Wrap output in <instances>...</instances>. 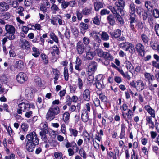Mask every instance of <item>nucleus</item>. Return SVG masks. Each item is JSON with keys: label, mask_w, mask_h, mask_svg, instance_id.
Instances as JSON below:
<instances>
[{"label": "nucleus", "mask_w": 159, "mask_h": 159, "mask_svg": "<svg viewBox=\"0 0 159 159\" xmlns=\"http://www.w3.org/2000/svg\"><path fill=\"white\" fill-rule=\"evenodd\" d=\"M71 146L72 147V148L73 149H74V148H75V153L79 151V147L77 146L76 143L74 141H72L71 143Z\"/></svg>", "instance_id": "54"}, {"label": "nucleus", "mask_w": 159, "mask_h": 159, "mask_svg": "<svg viewBox=\"0 0 159 159\" xmlns=\"http://www.w3.org/2000/svg\"><path fill=\"white\" fill-rule=\"evenodd\" d=\"M117 70L124 78H126L128 80H130V77L129 75L128 74V72H126L125 73L123 70L121 68L119 67L117 68Z\"/></svg>", "instance_id": "35"}, {"label": "nucleus", "mask_w": 159, "mask_h": 159, "mask_svg": "<svg viewBox=\"0 0 159 159\" xmlns=\"http://www.w3.org/2000/svg\"><path fill=\"white\" fill-rule=\"evenodd\" d=\"M101 37L102 39L105 41H107L109 39L108 35L105 32H102Z\"/></svg>", "instance_id": "56"}, {"label": "nucleus", "mask_w": 159, "mask_h": 159, "mask_svg": "<svg viewBox=\"0 0 159 159\" xmlns=\"http://www.w3.org/2000/svg\"><path fill=\"white\" fill-rule=\"evenodd\" d=\"M142 19L144 21H148V22L151 24L153 21V19L151 15L148 13L147 10H144L142 13Z\"/></svg>", "instance_id": "9"}, {"label": "nucleus", "mask_w": 159, "mask_h": 159, "mask_svg": "<svg viewBox=\"0 0 159 159\" xmlns=\"http://www.w3.org/2000/svg\"><path fill=\"white\" fill-rule=\"evenodd\" d=\"M41 57L42 59L43 63L45 64H47L48 63V59L47 55L43 53L41 55Z\"/></svg>", "instance_id": "43"}, {"label": "nucleus", "mask_w": 159, "mask_h": 159, "mask_svg": "<svg viewBox=\"0 0 159 159\" xmlns=\"http://www.w3.org/2000/svg\"><path fill=\"white\" fill-rule=\"evenodd\" d=\"M11 17V14L9 12H4L0 13V17L5 20L9 19Z\"/></svg>", "instance_id": "31"}, {"label": "nucleus", "mask_w": 159, "mask_h": 159, "mask_svg": "<svg viewBox=\"0 0 159 159\" xmlns=\"http://www.w3.org/2000/svg\"><path fill=\"white\" fill-rule=\"evenodd\" d=\"M69 130L70 133V136H73L75 137L77 136L78 132L75 128L73 129L72 128H69Z\"/></svg>", "instance_id": "34"}, {"label": "nucleus", "mask_w": 159, "mask_h": 159, "mask_svg": "<svg viewBox=\"0 0 159 159\" xmlns=\"http://www.w3.org/2000/svg\"><path fill=\"white\" fill-rule=\"evenodd\" d=\"M117 1L115 2V5L117 7L120 8V7H123L125 5V2L124 0H117Z\"/></svg>", "instance_id": "37"}, {"label": "nucleus", "mask_w": 159, "mask_h": 159, "mask_svg": "<svg viewBox=\"0 0 159 159\" xmlns=\"http://www.w3.org/2000/svg\"><path fill=\"white\" fill-rule=\"evenodd\" d=\"M26 74L22 72H20L16 76V79L17 81L20 83H23L27 80Z\"/></svg>", "instance_id": "11"}, {"label": "nucleus", "mask_w": 159, "mask_h": 159, "mask_svg": "<svg viewBox=\"0 0 159 159\" xmlns=\"http://www.w3.org/2000/svg\"><path fill=\"white\" fill-rule=\"evenodd\" d=\"M141 38L143 43L144 44H148L150 40L149 36L144 33L142 34L141 35Z\"/></svg>", "instance_id": "25"}, {"label": "nucleus", "mask_w": 159, "mask_h": 159, "mask_svg": "<svg viewBox=\"0 0 159 159\" xmlns=\"http://www.w3.org/2000/svg\"><path fill=\"white\" fill-rule=\"evenodd\" d=\"M136 12L139 16L141 15L142 13L144 11V10L140 6L136 7Z\"/></svg>", "instance_id": "52"}, {"label": "nucleus", "mask_w": 159, "mask_h": 159, "mask_svg": "<svg viewBox=\"0 0 159 159\" xmlns=\"http://www.w3.org/2000/svg\"><path fill=\"white\" fill-rule=\"evenodd\" d=\"M125 127L123 126H121V131L120 134L119 136V138L120 139H122L125 138Z\"/></svg>", "instance_id": "59"}, {"label": "nucleus", "mask_w": 159, "mask_h": 159, "mask_svg": "<svg viewBox=\"0 0 159 159\" xmlns=\"http://www.w3.org/2000/svg\"><path fill=\"white\" fill-rule=\"evenodd\" d=\"M135 49L138 54L142 57L145 55V51L144 50V46L141 43H139L135 46Z\"/></svg>", "instance_id": "10"}, {"label": "nucleus", "mask_w": 159, "mask_h": 159, "mask_svg": "<svg viewBox=\"0 0 159 159\" xmlns=\"http://www.w3.org/2000/svg\"><path fill=\"white\" fill-rule=\"evenodd\" d=\"M48 132V129L43 128L41 129V131L40 132L39 134L41 137L42 140L48 139L46 134Z\"/></svg>", "instance_id": "18"}, {"label": "nucleus", "mask_w": 159, "mask_h": 159, "mask_svg": "<svg viewBox=\"0 0 159 159\" xmlns=\"http://www.w3.org/2000/svg\"><path fill=\"white\" fill-rule=\"evenodd\" d=\"M64 34L65 37L68 39L70 37V30L67 27H66Z\"/></svg>", "instance_id": "57"}, {"label": "nucleus", "mask_w": 159, "mask_h": 159, "mask_svg": "<svg viewBox=\"0 0 159 159\" xmlns=\"http://www.w3.org/2000/svg\"><path fill=\"white\" fill-rule=\"evenodd\" d=\"M130 30L133 32L135 30V27L138 30H142L144 26L141 21H138L135 17V16H130L129 19Z\"/></svg>", "instance_id": "3"}, {"label": "nucleus", "mask_w": 159, "mask_h": 159, "mask_svg": "<svg viewBox=\"0 0 159 159\" xmlns=\"http://www.w3.org/2000/svg\"><path fill=\"white\" fill-rule=\"evenodd\" d=\"M60 102L59 100H55L52 102L54 105L52 106L49 109L46 115V118L47 120L51 121L54 119L56 116L60 112L59 107L54 105H58Z\"/></svg>", "instance_id": "2"}, {"label": "nucleus", "mask_w": 159, "mask_h": 159, "mask_svg": "<svg viewBox=\"0 0 159 159\" xmlns=\"http://www.w3.org/2000/svg\"><path fill=\"white\" fill-rule=\"evenodd\" d=\"M152 15L155 18H159V10L155 8L152 10Z\"/></svg>", "instance_id": "49"}, {"label": "nucleus", "mask_w": 159, "mask_h": 159, "mask_svg": "<svg viewBox=\"0 0 159 159\" xmlns=\"http://www.w3.org/2000/svg\"><path fill=\"white\" fill-rule=\"evenodd\" d=\"M9 8V6L7 3L3 2H0V11H6Z\"/></svg>", "instance_id": "19"}, {"label": "nucleus", "mask_w": 159, "mask_h": 159, "mask_svg": "<svg viewBox=\"0 0 159 159\" xmlns=\"http://www.w3.org/2000/svg\"><path fill=\"white\" fill-rule=\"evenodd\" d=\"M145 6L148 11L152 12L153 10V6L152 3L150 1L145 2Z\"/></svg>", "instance_id": "29"}, {"label": "nucleus", "mask_w": 159, "mask_h": 159, "mask_svg": "<svg viewBox=\"0 0 159 159\" xmlns=\"http://www.w3.org/2000/svg\"><path fill=\"white\" fill-rule=\"evenodd\" d=\"M52 72L55 76L54 78H59L60 76V72L57 69H53Z\"/></svg>", "instance_id": "55"}, {"label": "nucleus", "mask_w": 159, "mask_h": 159, "mask_svg": "<svg viewBox=\"0 0 159 159\" xmlns=\"http://www.w3.org/2000/svg\"><path fill=\"white\" fill-rule=\"evenodd\" d=\"M154 30L156 35L159 36V24H156L154 26Z\"/></svg>", "instance_id": "64"}, {"label": "nucleus", "mask_w": 159, "mask_h": 159, "mask_svg": "<svg viewBox=\"0 0 159 159\" xmlns=\"http://www.w3.org/2000/svg\"><path fill=\"white\" fill-rule=\"evenodd\" d=\"M33 3V0H25L24 5L26 7H29L31 6Z\"/></svg>", "instance_id": "61"}, {"label": "nucleus", "mask_w": 159, "mask_h": 159, "mask_svg": "<svg viewBox=\"0 0 159 159\" xmlns=\"http://www.w3.org/2000/svg\"><path fill=\"white\" fill-rule=\"evenodd\" d=\"M99 76V74L96 77V80L95 83L93 84V85L95 86L97 88L98 90L99 89V80H98V77Z\"/></svg>", "instance_id": "62"}, {"label": "nucleus", "mask_w": 159, "mask_h": 159, "mask_svg": "<svg viewBox=\"0 0 159 159\" xmlns=\"http://www.w3.org/2000/svg\"><path fill=\"white\" fill-rule=\"evenodd\" d=\"M83 12L82 11H81L80 10L77 9L76 11V14L78 20L81 21L84 15L83 14Z\"/></svg>", "instance_id": "38"}, {"label": "nucleus", "mask_w": 159, "mask_h": 159, "mask_svg": "<svg viewBox=\"0 0 159 159\" xmlns=\"http://www.w3.org/2000/svg\"><path fill=\"white\" fill-rule=\"evenodd\" d=\"M94 52L89 51L86 53V58L88 60H92L94 57L97 55L99 56V47L97 43H93Z\"/></svg>", "instance_id": "6"}, {"label": "nucleus", "mask_w": 159, "mask_h": 159, "mask_svg": "<svg viewBox=\"0 0 159 159\" xmlns=\"http://www.w3.org/2000/svg\"><path fill=\"white\" fill-rule=\"evenodd\" d=\"M145 78L147 80L149 83L151 81L154 80V76L153 75H151L150 73H146L144 74Z\"/></svg>", "instance_id": "36"}, {"label": "nucleus", "mask_w": 159, "mask_h": 159, "mask_svg": "<svg viewBox=\"0 0 159 159\" xmlns=\"http://www.w3.org/2000/svg\"><path fill=\"white\" fill-rule=\"evenodd\" d=\"M76 109V106L75 105H71L69 106V109L67 112L70 114L72 112L75 111Z\"/></svg>", "instance_id": "51"}, {"label": "nucleus", "mask_w": 159, "mask_h": 159, "mask_svg": "<svg viewBox=\"0 0 159 159\" xmlns=\"http://www.w3.org/2000/svg\"><path fill=\"white\" fill-rule=\"evenodd\" d=\"M50 38L53 40L56 43L58 44L59 43L58 38L53 32L51 31L50 32Z\"/></svg>", "instance_id": "32"}, {"label": "nucleus", "mask_w": 159, "mask_h": 159, "mask_svg": "<svg viewBox=\"0 0 159 159\" xmlns=\"http://www.w3.org/2000/svg\"><path fill=\"white\" fill-rule=\"evenodd\" d=\"M92 7L89 6L84 8L82 11L84 16H89L92 14Z\"/></svg>", "instance_id": "15"}, {"label": "nucleus", "mask_w": 159, "mask_h": 159, "mask_svg": "<svg viewBox=\"0 0 159 159\" xmlns=\"http://www.w3.org/2000/svg\"><path fill=\"white\" fill-rule=\"evenodd\" d=\"M79 150V153L84 159L87 158V155L83 148H81Z\"/></svg>", "instance_id": "44"}, {"label": "nucleus", "mask_w": 159, "mask_h": 159, "mask_svg": "<svg viewBox=\"0 0 159 159\" xmlns=\"http://www.w3.org/2000/svg\"><path fill=\"white\" fill-rule=\"evenodd\" d=\"M63 75L65 80L66 81H68L69 79V75L68 68L67 67H64Z\"/></svg>", "instance_id": "41"}, {"label": "nucleus", "mask_w": 159, "mask_h": 159, "mask_svg": "<svg viewBox=\"0 0 159 159\" xmlns=\"http://www.w3.org/2000/svg\"><path fill=\"white\" fill-rule=\"evenodd\" d=\"M80 32L84 35L86 30L88 29L89 26L86 23H84L83 22H81L80 24Z\"/></svg>", "instance_id": "20"}, {"label": "nucleus", "mask_w": 159, "mask_h": 159, "mask_svg": "<svg viewBox=\"0 0 159 159\" xmlns=\"http://www.w3.org/2000/svg\"><path fill=\"white\" fill-rule=\"evenodd\" d=\"M70 113L67 111L65 112L62 115V120L66 124H68L70 118Z\"/></svg>", "instance_id": "24"}, {"label": "nucleus", "mask_w": 159, "mask_h": 159, "mask_svg": "<svg viewBox=\"0 0 159 159\" xmlns=\"http://www.w3.org/2000/svg\"><path fill=\"white\" fill-rule=\"evenodd\" d=\"M97 63L94 62H91L89 63L87 66V71L88 73L89 76L88 79L89 81H92L94 80V77L93 74H94L97 68Z\"/></svg>", "instance_id": "5"}, {"label": "nucleus", "mask_w": 159, "mask_h": 159, "mask_svg": "<svg viewBox=\"0 0 159 159\" xmlns=\"http://www.w3.org/2000/svg\"><path fill=\"white\" fill-rule=\"evenodd\" d=\"M116 18V21H118L120 24L122 25L124 24V21L123 19L119 14V13L114 16Z\"/></svg>", "instance_id": "40"}, {"label": "nucleus", "mask_w": 159, "mask_h": 159, "mask_svg": "<svg viewBox=\"0 0 159 159\" xmlns=\"http://www.w3.org/2000/svg\"><path fill=\"white\" fill-rule=\"evenodd\" d=\"M5 29L6 32L4 33L3 36L7 37L10 40H14L16 37L14 35L16 32L15 27L12 25L7 24L5 25Z\"/></svg>", "instance_id": "4"}, {"label": "nucleus", "mask_w": 159, "mask_h": 159, "mask_svg": "<svg viewBox=\"0 0 159 159\" xmlns=\"http://www.w3.org/2000/svg\"><path fill=\"white\" fill-rule=\"evenodd\" d=\"M93 113L94 116V119L95 121H97L98 123V119L99 118V114L97 112L96 109L93 110Z\"/></svg>", "instance_id": "47"}, {"label": "nucleus", "mask_w": 159, "mask_h": 159, "mask_svg": "<svg viewBox=\"0 0 159 159\" xmlns=\"http://www.w3.org/2000/svg\"><path fill=\"white\" fill-rule=\"evenodd\" d=\"M146 83L141 80H138L136 81V89L137 91L140 92L144 89Z\"/></svg>", "instance_id": "13"}, {"label": "nucleus", "mask_w": 159, "mask_h": 159, "mask_svg": "<svg viewBox=\"0 0 159 159\" xmlns=\"http://www.w3.org/2000/svg\"><path fill=\"white\" fill-rule=\"evenodd\" d=\"M53 51H52L55 52L56 54L58 55L60 53L59 48L56 45H54L52 47Z\"/></svg>", "instance_id": "63"}, {"label": "nucleus", "mask_w": 159, "mask_h": 159, "mask_svg": "<svg viewBox=\"0 0 159 159\" xmlns=\"http://www.w3.org/2000/svg\"><path fill=\"white\" fill-rule=\"evenodd\" d=\"M90 91L88 89L84 90L83 93V98L84 101H89L90 99Z\"/></svg>", "instance_id": "14"}, {"label": "nucleus", "mask_w": 159, "mask_h": 159, "mask_svg": "<svg viewBox=\"0 0 159 159\" xmlns=\"http://www.w3.org/2000/svg\"><path fill=\"white\" fill-rule=\"evenodd\" d=\"M82 62L81 60L78 57H77L75 61L76 65L75 66V68L76 70L79 71H80L81 70L80 66L81 65Z\"/></svg>", "instance_id": "26"}, {"label": "nucleus", "mask_w": 159, "mask_h": 159, "mask_svg": "<svg viewBox=\"0 0 159 159\" xmlns=\"http://www.w3.org/2000/svg\"><path fill=\"white\" fill-rule=\"evenodd\" d=\"M124 114H125L126 116V115L127 116V118H128V119L130 120H132L133 114L131 110L129 109L128 112L126 113H124Z\"/></svg>", "instance_id": "48"}, {"label": "nucleus", "mask_w": 159, "mask_h": 159, "mask_svg": "<svg viewBox=\"0 0 159 159\" xmlns=\"http://www.w3.org/2000/svg\"><path fill=\"white\" fill-rule=\"evenodd\" d=\"M34 80L36 85L39 87H41L42 86V83L41 79L38 76H36L35 77Z\"/></svg>", "instance_id": "42"}, {"label": "nucleus", "mask_w": 159, "mask_h": 159, "mask_svg": "<svg viewBox=\"0 0 159 159\" xmlns=\"http://www.w3.org/2000/svg\"><path fill=\"white\" fill-rule=\"evenodd\" d=\"M32 55L35 58H37L39 56L40 54V52L39 49L34 46H33L32 48Z\"/></svg>", "instance_id": "27"}, {"label": "nucleus", "mask_w": 159, "mask_h": 159, "mask_svg": "<svg viewBox=\"0 0 159 159\" xmlns=\"http://www.w3.org/2000/svg\"><path fill=\"white\" fill-rule=\"evenodd\" d=\"M109 34L112 38H117L121 35V30L120 29H117L113 32H110Z\"/></svg>", "instance_id": "21"}, {"label": "nucleus", "mask_w": 159, "mask_h": 159, "mask_svg": "<svg viewBox=\"0 0 159 159\" xmlns=\"http://www.w3.org/2000/svg\"><path fill=\"white\" fill-rule=\"evenodd\" d=\"M20 43L21 47L22 49L28 51L30 49V44L27 40L21 38L20 40Z\"/></svg>", "instance_id": "8"}, {"label": "nucleus", "mask_w": 159, "mask_h": 159, "mask_svg": "<svg viewBox=\"0 0 159 159\" xmlns=\"http://www.w3.org/2000/svg\"><path fill=\"white\" fill-rule=\"evenodd\" d=\"M124 64L125 65V66L127 70L129 71L131 70L132 65L130 61L126 60L125 61Z\"/></svg>", "instance_id": "45"}, {"label": "nucleus", "mask_w": 159, "mask_h": 159, "mask_svg": "<svg viewBox=\"0 0 159 159\" xmlns=\"http://www.w3.org/2000/svg\"><path fill=\"white\" fill-rule=\"evenodd\" d=\"M76 49L79 54H82L83 53L85 48L84 45L81 41H79L77 43Z\"/></svg>", "instance_id": "12"}, {"label": "nucleus", "mask_w": 159, "mask_h": 159, "mask_svg": "<svg viewBox=\"0 0 159 159\" xmlns=\"http://www.w3.org/2000/svg\"><path fill=\"white\" fill-rule=\"evenodd\" d=\"M93 29L92 32L90 34L91 36L92 37L94 40L93 43H97L99 47V32L96 29V27H93Z\"/></svg>", "instance_id": "7"}, {"label": "nucleus", "mask_w": 159, "mask_h": 159, "mask_svg": "<svg viewBox=\"0 0 159 159\" xmlns=\"http://www.w3.org/2000/svg\"><path fill=\"white\" fill-rule=\"evenodd\" d=\"M136 7L137 6L136 5L133 3H131L129 5V11L131 14H132L130 16H134L135 17V15H134V14L136 12Z\"/></svg>", "instance_id": "30"}, {"label": "nucleus", "mask_w": 159, "mask_h": 159, "mask_svg": "<svg viewBox=\"0 0 159 159\" xmlns=\"http://www.w3.org/2000/svg\"><path fill=\"white\" fill-rule=\"evenodd\" d=\"M81 119L83 121L85 122L89 120V115L88 111L86 109H84L82 111Z\"/></svg>", "instance_id": "22"}, {"label": "nucleus", "mask_w": 159, "mask_h": 159, "mask_svg": "<svg viewBox=\"0 0 159 159\" xmlns=\"http://www.w3.org/2000/svg\"><path fill=\"white\" fill-rule=\"evenodd\" d=\"M39 143V139L35 131L28 134L26 136L24 143L25 148L29 152H33Z\"/></svg>", "instance_id": "1"}, {"label": "nucleus", "mask_w": 159, "mask_h": 159, "mask_svg": "<svg viewBox=\"0 0 159 159\" xmlns=\"http://www.w3.org/2000/svg\"><path fill=\"white\" fill-rule=\"evenodd\" d=\"M21 127L23 132H26L28 131L29 128L28 124L26 123H22Z\"/></svg>", "instance_id": "46"}, {"label": "nucleus", "mask_w": 159, "mask_h": 159, "mask_svg": "<svg viewBox=\"0 0 159 159\" xmlns=\"http://www.w3.org/2000/svg\"><path fill=\"white\" fill-rule=\"evenodd\" d=\"M16 67L19 70H22L24 68V63L21 60L16 61L15 62Z\"/></svg>", "instance_id": "28"}, {"label": "nucleus", "mask_w": 159, "mask_h": 159, "mask_svg": "<svg viewBox=\"0 0 159 159\" xmlns=\"http://www.w3.org/2000/svg\"><path fill=\"white\" fill-rule=\"evenodd\" d=\"M77 85L79 88L81 89L83 86V83L82 80L80 77H78L77 80Z\"/></svg>", "instance_id": "50"}, {"label": "nucleus", "mask_w": 159, "mask_h": 159, "mask_svg": "<svg viewBox=\"0 0 159 159\" xmlns=\"http://www.w3.org/2000/svg\"><path fill=\"white\" fill-rule=\"evenodd\" d=\"M19 108L22 109L25 111L26 110L28 111V104L27 103L22 102L18 105Z\"/></svg>", "instance_id": "39"}, {"label": "nucleus", "mask_w": 159, "mask_h": 159, "mask_svg": "<svg viewBox=\"0 0 159 159\" xmlns=\"http://www.w3.org/2000/svg\"><path fill=\"white\" fill-rule=\"evenodd\" d=\"M84 139V142L86 143H88L90 141L89 134L87 131H84L82 134Z\"/></svg>", "instance_id": "33"}, {"label": "nucleus", "mask_w": 159, "mask_h": 159, "mask_svg": "<svg viewBox=\"0 0 159 159\" xmlns=\"http://www.w3.org/2000/svg\"><path fill=\"white\" fill-rule=\"evenodd\" d=\"M92 20L94 24L97 25H99V19L97 16H96L94 18H92Z\"/></svg>", "instance_id": "58"}, {"label": "nucleus", "mask_w": 159, "mask_h": 159, "mask_svg": "<svg viewBox=\"0 0 159 159\" xmlns=\"http://www.w3.org/2000/svg\"><path fill=\"white\" fill-rule=\"evenodd\" d=\"M4 126L6 128V129L7 130L8 134L9 135L11 136V134H12L13 133V130L12 129L10 125L8 127H7V125H4Z\"/></svg>", "instance_id": "60"}, {"label": "nucleus", "mask_w": 159, "mask_h": 159, "mask_svg": "<svg viewBox=\"0 0 159 159\" xmlns=\"http://www.w3.org/2000/svg\"><path fill=\"white\" fill-rule=\"evenodd\" d=\"M107 8L110 10L112 13L113 15L115 16L119 13V12H121V9L118 7H113L109 5L107 6Z\"/></svg>", "instance_id": "17"}, {"label": "nucleus", "mask_w": 159, "mask_h": 159, "mask_svg": "<svg viewBox=\"0 0 159 159\" xmlns=\"http://www.w3.org/2000/svg\"><path fill=\"white\" fill-rule=\"evenodd\" d=\"M100 57H102L108 60H111L113 57L109 53L103 52L102 50H100Z\"/></svg>", "instance_id": "16"}, {"label": "nucleus", "mask_w": 159, "mask_h": 159, "mask_svg": "<svg viewBox=\"0 0 159 159\" xmlns=\"http://www.w3.org/2000/svg\"><path fill=\"white\" fill-rule=\"evenodd\" d=\"M66 101L65 103L66 105L69 106L70 105L72 102L70 97L69 95H67L66 98Z\"/></svg>", "instance_id": "53"}, {"label": "nucleus", "mask_w": 159, "mask_h": 159, "mask_svg": "<svg viewBox=\"0 0 159 159\" xmlns=\"http://www.w3.org/2000/svg\"><path fill=\"white\" fill-rule=\"evenodd\" d=\"M115 17L112 14H110L107 16V20L111 25L113 26L115 24Z\"/></svg>", "instance_id": "23"}]
</instances>
